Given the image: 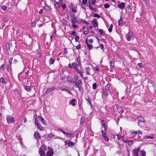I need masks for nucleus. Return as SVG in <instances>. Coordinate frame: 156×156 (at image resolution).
<instances>
[{
  "mask_svg": "<svg viewBox=\"0 0 156 156\" xmlns=\"http://www.w3.org/2000/svg\"><path fill=\"white\" fill-rule=\"evenodd\" d=\"M45 148L46 147L44 145H42L41 146L39 151V153L41 156H45V153L43 150H46V149Z\"/></svg>",
  "mask_w": 156,
  "mask_h": 156,
  "instance_id": "nucleus-1",
  "label": "nucleus"
},
{
  "mask_svg": "<svg viewBox=\"0 0 156 156\" xmlns=\"http://www.w3.org/2000/svg\"><path fill=\"white\" fill-rule=\"evenodd\" d=\"M6 119L7 122L8 124L11 123H13L15 122L14 118L11 117V115H7Z\"/></svg>",
  "mask_w": 156,
  "mask_h": 156,
  "instance_id": "nucleus-2",
  "label": "nucleus"
},
{
  "mask_svg": "<svg viewBox=\"0 0 156 156\" xmlns=\"http://www.w3.org/2000/svg\"><path fill=\"white\" fill-rule=\"evenodd\" d=\"M74 145V143L72 141H70V140L65 141V145H68V146L69 147H73Z\"/></svg>",
  "mask_w": 156,
  "mask_h": 156,
  "instance_id": "nucleus-3",
  "label": "nucleus"
},
{
  "mask_svg": "<svg viewBox=\"0 0 156 156\" xmlns=\"http://www.w3.org/2000/svg\"><path fill=\"white\" fill-rule=\"evenodd\" d=\"M133 33L132 32L129 31L126 35V38L128 41L131 40V38L133 37Z\"/></svg>",
  "mask_w": 156,
  "mask_h": 156,
  "instance_id": "nucleus-4",
  "label": "nucleus"
},
{
  "mask_svg": "<svg viewBox=\"0 0 156 156\" xmlns=\"http://www.w3.org/2000/svg\"><path fill=\"white\" fill-rule=\"evenodd\" d=\"M137 119L138 120V124L141 122H144L145 121V119L144 117L142 115L138 116L137 117Z\"/></svg>",
  "mask_w": 156,
  "mask_h": 156,
  "instance_id": "nucleus-5",
  "label": "nucleus"
},
{
  "mask_svg": "<svg viewBox=\"0 0 156 156\" xmlns=\"http://www.w3.org/2000/svg\"><path fill=\"white\" fill-rule=\"evenodd\" d=\"M55 89V87H51L48 88L45 92L44 93V96H45L47 95L49 93L51 92L53 90Z\"/></svg>",
  "mask_w": 156,
  "mask_h": 156,
  "instance_id": "nucleus-6",
  "label": "nucleus"
},
{
  "mask_svg": "<svg viewBox=\"0 0 156 156\" xmlns=\"http://www.w3.org/2000/svg\"><path fill=\"white\" fill-rule=\"evenodd\" d=\"M118 7L120 9H123L125 7V5L124 2H121L120 4H119L118 5Z\"/></svg>",
  "mask_w": 156,
  "mask_h": 156,
  "instance_id": "nucleus-7",
  "label": "nucleus"
},
{
  "mask_svg": "<svg viewBox=\"0 0 156 156\" xmlns=\"http://www.w3.org/2000/svg\"><path fill=\"white\" fill-rule=\"evenodd\" d=\"M34 136L37 140H40L41 139L40 134L38 132H35Z\"/></svg>",
  "mask_w": 156,
  "mask_h": 156,
  "instance_id": "nucleus-8",
  "label": "nucleus"
},
{
  "mask_svg": "<svg viewBox=\"0 0 156 156\" xmlns=\"http://www.w3.org/2000/svg\"><path fill=\"white\" fill-rule=\"evenodd\" d=\"M111 84H107L105 86V90H108L109 92L111 90Z\"/></svg>",
  "mask_w": 156,
  "mask_h": 156,
  "instance_id": "nucleus-9",
  "label": "nucleus"
},
{
  "mask_svg": "<svg viewBox=\"0 0 156 156\" xmlns=\"http://www.w3.org/2000/svg\"><path fill=\"white\" fill-rule=\"evenodd\" d=\"M102 93L104 96L106 97V98H107L108 95H109V94L108 93L107 90H105V89H103L102 90Z\"/></svg>",
  "mask_w": 156,
  "mask_h": 156,
  "instance_id": "nucleus-10",
  "label": "nucleus"
},
{
  "mask_svg": "<svg viewBox=\"0 0 156 156\" xmlns=\"http://www.w3.org/2000/svg\"><path fill=\"white\" fill-rule=\"evenodd\" d=\"M131 133L132 134H142V132L140 130H138L137 131H134L133 130H131Z\"/></svg>",
  "mask_w": 156,
  "mask_h": 156,
  "instance_id": "nucleus-11",
  "label": "nucleus"
},
{
  "mask_svg": "<svg viewBox=\"0 0 156 156\" xmlns=\"http://www.w3.org/2000/svg\"><path fill=\"white\" fill-rule=\"evenodd\" d=\"M55 60V57H52L49 60V64L50 65L54 63Z\"/></svg>",
  "mask_w": 156,
  "mask_h": 156,
  "instance_id": "nucleus-12",
  "label": "nucleus"
},
{
  "mask_svg": "<svg viewBox=\"0 0 156 156\" xmlns=\"http://www.w3.org/2000/svg\"><path fill=\"white\" fill-rule=\"evenodd\" d=\"M25 89L28 92H30L31 90V87L30 86H27L25 85H23Z\"/></svg>",
  "mask_w": 156,
  "mask_h": 156,
  "instance_id": "nucleus-13",
  "label": "nucleus"
},
{
  "mask_svg": "<svg viewBox=\"0 0 156 156\" xmlns=\"http://www.w3.org/2000/svg\"><path fill=\"white\" fill-rule=\"evenodd\" d=\"M96 19H95L92 21V23L94 27H97L98 25V23L96 21Z\"/></svg>",
  "mask_w": 156,
  "mask_h": 156,
  "instance_id": "nucleus-14",
  "label": "nucleus"
},
{
  "mask_svg": "<svg viewBox=\"0 0 156 156\" xmlns=\"http://www.w3.org/2000/svg\"><path fill=\"white\" fill-rule=\"evenodd\" d=\"M56 30H54V32L50 36V38L51 41H52V38L55 37L56 36Z\"/></svg>",
  "mask_w": 156,
  "mask_h": 156,
  "instance_id": "nucleus-15",
  "label": "nucleus"
},
{
  "mask_svg": "<svg viewBox=\"0 0 156 156\" xmlns=\"http://www.w3.org/2000/svg\"><path fill=\"white\" fill-rule=\"evenodd\" d=\"M54 154L53 151H49L46 153V156H52Z\"/></svg>",
  "mask_w": 156,
  "mask_h": 156,
  "instance_id": "nucleus-16",
  "label": "nucleus"
},
{
  "mask_svg": "<svg viewBox=\"0 0 156 156\" xmlns=\"http://www.w3.org/2000/svg\"><path fill=\"white\" fill-rule=\"evenodd\" d=\"M116 108L117 109V111L119 113L121 112L122 110V107L120 106H119L118 105H116Z\"/></svg>",
  "mask_w": 156,
  "mask_h": 156,
  "instance_id": "nucleus-17",
  "label": "nucleus"
},
{
  "mask_svg": "<svg viewBox=\"0 0 156 156\" xmlns=\"http://www.w3.org/2000/svg\"><path fill=\"white\" fill-rule=\"evenodd\" d=\"M76 100L75 98H73L72 99L71 101L70 102V104L72 105L73 106H75V102L76 101Z\"/></svg>",
  "mask_w": 156,
  "mask_h": 156,
  "instance_id": "nucleus-18",
  "label": "nucleus"
},
{
  "mask_svg": "<svg viewBox=\"0 0 156 156\" xmlns=\"http://www.w3.org/2000/svg\"><path fill=\"white\" fill-rule=\"evenodd\" d=\"M61 91H66L68 92L69 94H71L72 93L71 92V91L69 90L68 89H66L64 88H62L61 89Z\"/></svg>",
  "mask_w": 156,
  "mask_h": 156,
  "instance_id": "nucleus-19",
  "label": "nucleus"
},
{
  "mask_svg": "<svg viewBox=\"0 0 156 156\" xmlns=\"http://www.w3.org/2000/svg\"><path fill=\"white\" fill-rule=\"evenodd\" d=\"M140 156H145L146 153L145 151L144 150H140Z\"/></svg>",
  "mask_w": 156,
  "mask_h": 156,
  "instance_id": "nucleus-20",
  "label": "nucleus"
},
{
  "mask_svg": "<svg viewBox=\"0 0 156 156\" xmlns=\"http://www.w3.org/2000/svg\"><path fill=\"white\" fill-rule=\"evenodd\" d=\"M85 119L84 117L82 116L81 118L80 124H83L84 123V122L85 121Z\"/></svg>",
  "mask_w": 156,
  "mask_h": 156,
  "instance_id": "nucleus-21",
  "label": "nucleus"
},
{
  "mask_svg": "<svg viewBox=\"0 0 156 156\" xmlns=\"http://www.w3.org/2000/svg\"><path fill=\"white\" fill-rule=\"evenodd\" d=\"M44 9L48 11L51 10V8L48 5H46L44 7Z\"/></svg>",
  "mask_w": 156,
  "mask_h": 156,
  "instance_id": "nucleus-22",
  "label": "nucleus"
},
{
  "mask_svg": "<svg viewBox=\"0 0 156 156\" xmlns=\"http://www.w3.org/2000/svg\"><path fill=\"white\" fill-rule=\"evenodd\" d=\"M98 30L101 35H108V34H105V33L103 30Z\"/></svg>",
  "mask_w": 156,
  "mask_h": 156,
  "instance_id": "nucleus-23",
  "label": "nucleus"
},
{
  "mask_svg": "<svg viewBox=\"0 0 156 156\" xmlns=\"http://www.w3.org/2000/svg\"><path fill=\"white\" fill-rule=\"evenodd\" d=\"M97 39L98 40V42L99 43V47H100V48L103 51H104V46H103V45L100 43L99 41V39L97 38Z\"/></svg>",
  "mask_w": 156,
  "mask_h": 156,
  "instance_id": "nucleus-24",
  "label": "nucleus"
},
{
  "mask_svg": "<svg viewBox=\"0 0 156 156\" xmlns=\"http://www.w3.org/2000/svg\"><path fill=\"white\" fill-rule=\"evenodd\" d=\"M76 62H77L79 66H80L81 65L80 58L79 55L77 58Z\"/></svg>",
  "mask_w": 156,
  "mask_h": 156,
  "instance_id": "nucleus-25",
  "label": "nucleus"
},
{
  "mask_svg": "<svg viewBox=\"0 0 156 156\" xmlns=\"http://www.w3.org/2000/svg\"><path fill=\"white\" fill-rule=\"evenodd\" d=\"M78 104L79 107L80 109L81 108V105L82 104V100L81 101L80 99H79L78 100Z\"/></svg>",
  "mask_w": 156,
  "mask_h": 156,
  "instance_id": "nucleus-26",
  "label": "nucleus"
},
{
  "mask_svg": "<svg viewBox=\"0 0 156 156\" xmlns=\"http://www.w3.org/2000/svg\"><path fill=\"white\" fill-rule=\"evenodd\" d=\"M123 23V18L121 16L120 17V19L118 21V23L119 25H120L122 23Z\"/></svg>",
  "mask_w": 156,
  "mask_h": 156,
  "instance_id": "nucleus-27",
  "label": "nucleus"
},
{
  "mask_svg": "<svg viewBox=\"0 0 156 156\" xmlns=\"http://www.w3.org/2000/svg\"><path fill=\"white\" fill-rule=\"evenodd\" d=\"M133 155H134L135 156H139L138 154V152L137 151H136L134 150H133Z\"/></svg>",
  "mask_w": 156,
  "mask_h": 156,
  "instance_id": "nucleus-28",
  "label": "nucleus"
},
{
  "mask_svg": "<svg viewBox=\"0 0 156 156\" xmlns=\"http://www.w3.org/2000/svg\"><path fill=\"white\" fill-rule=\"evenodd\" d=\"M125 142H128V144L129 145H131L132 144H133V141L130 140H128L126 141H125Z\"/></svg>",
  "mask_w": 156,
  "mask_h": 156,
  "instance_id": "nucleus-29",
  "label": "nucleus"
},
{
  "mask_svg": "<svg viewBox=\"0 0 156 156\" xmlns=\"http://www.w3.org/2000/svg\"><path fill=\"white\" fill-rule=\"evenodd\" d=\"M66 136H68L69 137H70V136H72L73 135V134L72 133H68L66 132H65L64 134Z\"/></svg>",
  "mask_w": 156,
  "mask_h": 156,
  "instance_id": "nucleus-30",
  "label": "nucleus"
},
{
  "mask_svg": "<svg viewBox=\"0 0 156 156\" xmlns=\"http://www.w3.org/2000/svg\"><path fill=\"white\" fill-rule=\"evenodd\" d=\"M0 82L3 83L4 84L6 83L5 81L4 78L3 77H2L0 79Z\"/></svg>",
  "mask_w": 156,
  "mask_h": 156,
  "instance_id": "nucleus-31",
  "label": "nucleus"
},
{
  "mask_svg": "<svg viewBox=\"0 0 156 156\" xmlns=\"http://www.w3.org/2000/svg\"><path fill=\"white\" fill-rule=\"evenodd\" d=\"M37 128L40 129L41 130H43V127H42L41 125H40L39 124L37 125Z\"/></svg>",
  "mask_w": 156,
  "mask_h": 156,
  "instance_id": "nucleus-32",
  "label": "nucleus"
},
{
  "mask_svg": "<svg viewBox=\"0 0 156 156\" xmlns=\"http://www.w3.org/2000/svg\"><path fill=\"white\" fill-rule=\"evenodd\" d=\"M86 99L87 101L89 103L90 105L91 106H92V104L91 103V101H90L91 99H90V98L89 97H88V98H87V99L86 98Z\"/></svg>",
  "mask_w": 156,
  "mask_h": 156,
  "instance_id": "nucleus-33",
  "label": "nucleus"
},
{
  "mask_svg": "<svg viewBox=\"0 0 156 156\" xmlns=\"http://www.w3.org/2000/svg\"><path fill=\"white\" fill-rule=\"evenodd\" d=\"M88 49L89 50H91L93 48V46L91 44H88L87 45Z\"/></svg>",
  "mask_w": 156,
  "mask_h": 156,
  "instance_id": "nucleus-34",
  "label": "nucleus"
},
{
  "mask_svg": "<svg viewBox=\"0 0 156 156\" xmlns=\"http://www.w3.org/2000/svg\"><path fill=\"white\" fill-rule=\"evenodd\" d=\"M97 84L96 83H94L92 85L93 89L94 90H95L97 88Z\"/></svg>",
  "mask_w": 156,
  "mask_h": 156,
  "instance_id": "nucleus-35",
  "label": "nucleus"
},
{
  "mask_svg": "<svg viewBox=\"0 0 156 156\" xmlns=\"http://www.w3.org/2000/svg\"><path fill=\"white\" fill-rule=\"evenodd\" d=\"M72 65L73 67H75L76 66H79L78 63H77L76 62L73 63H72Z\"/></svg>",
  "mask_w": 156,
  "mask_h": 156,
  "instance_id": "nucleus-36",
  "label": "nucleus"
},
{
  "mask_svg": "<svg viewBox=\"0 0 156 156\" xmlns=\"http://www.w3.org/2000/svg\"><path fill=\"white\" fill-rule=\"evenodd\" d=\"M40 120L43 124L46 125V123L44 121V120L43 118H42Z\"/></svg>",
  "mask_w": 156,
  "mask_h": 156,
  "instance_id": "nucleus-37",
  "label": "nucleus"
},
{
  "mask_svg": "<svg viewBox=\"0 0 156 156\" xmlns=\"http://www.w3.org/2000/svg\"><path fill=\"white\" fill-rule=\"evenodd\" d=\"M83 34H87L89 33V30H83Z\"/></svg>",
  "mask_w": 156,
  "mask_h": 156,
  "instance_id": "nucleus-38",
  "label": "nucleus"
},
{
  "mask_svg": "<svg viewBox=\"0 0 156 156\" xmlns=\"http://www.w3.org/2000/svg\"><path fill=\"white\" fill-rule=\"evenodd\" d=\"M73 79L75 80V81H76L77 80H79V77L77 76H74Z\"/></svg>",
  "mask_w": 156,
  "mask_h": 156,
  "instance_id": "nucleus-39",
  "label": "nucleus"
},
{
  "mask_svg": "<svg viewBox=\"0 0 156 156\" xmlns=\"http://www.w3.org/2000/svg\"><path fill=\"white\" fill-rule=\"evenodd\" d=\"M79 73L80 74V76H81L82 77H83V73L81 72V70H79L77 72Z\"/></svg>",
  "mask_w": 156,
  "mask_h": 156,
  "instance_id": "nucleus-40",
  "label": "nucleus"
},
{
  "mask_svg": "<svg viewBox=\"0 0 156 156\" xmlns=\"http://www.w3.org/2000/svg\"><path fill=\"white\" fill-rule=\"evenodd\" d=\"M80 39V37L79 36L76 35L75 37V41L77 42L78 41V40Z\"/></svg>",
  "mask_w": 156,
  "mask_h": 156,
  "instance_id": "nucleus-41",
  "label": "nucleus"
},
{
  "mask_svg": "<svg viewBox=\"0 0 156 156\" xmlns=\"http://www.w3.org/2000/svg\"><path fill=\"white\" fill-rule=\"evenodd\" d=\"M73 78H72L71 77H68L67 78V79L70 82H72Z\"/></svg>",
  "mask_w": 156,
  "mask_h": 156,
  "instance_id": "nucleus-42",
  "label": "nucleus"
},
{
  "mask_svg": "<svg viewBox=\"0 0 156 156\" xmlns=\"http://www.w3.org/2000/svg\"><path fill=\"white\" fill-rule=\"evenodd\" d=\"M80 22L81 23H86L87 24H88V23L86 21L83 20V19H81L80 20Z\"/></svg>",
  "mask_w": 156,
  "mask_h": 156,
  "instance_id": "nucleus-43",
  "label": "nucleus"
},
{
  "mask_svg": "<svg viewBox=\"0 0 156 156\" xmlns=\"http://www.w3.org/2000/svg\"><path fill=\"white\" fill-rule=\"evenodd\" d=\"M54 136V135L53 134H52V133H49V134L48 135V136L50 138H52V137H53Z\"/></svg>",
  "mask_w": 156,
  "mask_h": 156,
  "instance_id": "nucleus-44",
  "label": "nucleus"
},
{
  "mask_svg": "<svg viewBox=\"0 0 156 156\" xmlns=\"http://www.w3.org/2000/svg\"><path fill=\"white\" fill-rule=\"evenodd\" d=\"M1 8L4 11L6 10L7 9V7L5 5L2 6Z\"/></svg>",
  "mask_w": 156,
  "mask_h": 156,
  "instance_id": "nucleus-45",
  "label": "nucleus"
},
{
  "mask_svg": "<svg viewBox=\"0 0 156 156\" xmlns=\"http://www.w3.org/2000/svg\"><path fill=\"white\" fill-rule=\"evenodd\" d=\"M81 45L80 44H79L76 47V49L78 50L81 48Z\"/></svg>",
  "mask_w": 156,
  "mask_h": 156,
  "instance_id": "nucleus-46",
  "label": "nucleus"
},
{
  "mask_svg": "<svg viewBox=\"0 0 156 156\" xmlns=\"http://www.w3.org/2000/svg\"><path fill=\"white\" fill-rule=\"evenodd\" d=\"M94 16L95 17H97L98 18H100V16L97 13H95L94 15Z\"/></svg>",
  "mask_w": 156,
  "mask_h": 156,
  "instance_id": "nucleus-47",
  "label": "nucleus"
},
{
  "mask_svg": "<svg viewBox=\"0 0 156 156\" xmlns=\"http://www.w3.org/2000/svg\"><path fill=\"white\" fill-rule=\"evenodd\" d=\"M104 7L105 8H108L110 7V5L108 4H105L104 5Z\"/></svg>",
  "mask_w": 156,
  "mask_h": 156,
  "instance_id": "nucleus-48",
  "label": "nucleus"
},
{
  "mask_svg": "<svg viewBox=\"0 0 156 156\" xmlns=\"http://www.w3.org/2000/svg\"><path fill=\"white\" fill-rule=\"evenodd\" d=\"M82 83V82L81 80H79L78 82H77V85H81Z\"/></svg>",
  "mask_w": 156,
  "mask_h": 156,
  "instance_id": "nucleus-49",
  "label": "nucleus"
},
{
  "mask_svg": "<svg viewBox=\"0 0 156 156\" xmlns=\"http://www.w3.org/2000/svg\"><path fill=\"white\" fill-rule=\"evenodd\" d=\"M6 48L7 50H9L10 49V45L9 44H6Z\"/></svg>",
  "mask_w": 156,
  "mask_h": 156,
  "instance_id": "nucleus-50",
  "label": "nucleus"
},
{
  "mask_svg": "<svg viewBox=\"0 0 156 156\" xmlns=\"http://www.w3.org/2000/svg\"><path fill=\"white\" fill-rule=\"evenodd\" d=\"M87 0H82V3L81 4V5H82V4H83L84 5L85 4L87 3Z\"/></svg>",
  "mask_w": 156,
  "mask_h": 156,
  "instance_id": "nucleus-51",
  "label": "nucleus"
},
{
  "mask_svg": "<svg viewBox=\"0 0 156 156\" xmlns=\"http://www.w3.org/2000/svg\"><path fill=\"white\" fill-rule=\"evenodd\" d=\"M122 138V139H123V137L122 136L119 135L117 136V139L118 140H120Z\"/></svg>",
  "mask_w": 156,
  "mask_h": 156,
  "instance_id": "nucleus-52",
  "label": "nucleus"
},
{
  "mask_svg": "<svg viewBox=\"0 0 156 156\" xmlns=\"http://www.w3.org/2000/svg\"><path fill=\"white\" fill-rule=\"evenodd\" d=\"M55 6L57 8H58L59 7V4L58 2H56V3L55 4Z\"/></svg>",
  "mask_w": 156,
  "mask_h": 156,
  "instance_id": "nucleus-53",
  "label": "nucleus"
},
{
  "mask_svg": "<svg viewBox=\"0 0 156 156\" xmlns=\"http://www.w3.org/2000/svg\"><path fill=\"white\" fill-rule=\"evenodd\" d=\"M0 68L2 70H4L5 69V67H4V64H3L2 65H1Z\"/></svg>",
  "mask_w": 156,
  "mask_h": 156,
  "instance_id": "nucleus-54",
  "label": "nucleus"
},
{
  "mask_svg": "<svg viewBox=\"0 0 156 156\" xmlns=\"http://www.w3.org/2000/svg\"><path fill=\"white\" fill-rule=\"evenodd\" d=\"M138 65L140 67L142 68L143 67V64L141 63L138 64Z\"/></svg>",
  "mask_w": 156,
  "mask_h": 156,
  "instance_id": "nucleus-55",
  "label": "nucleus"
},
{
  "mask_svg": "<svg viewBox=\"0 0 156 156\" xmlns=\"http://www.w3.org/2000/svg\"><path fill=\"white\" fill-rule=\"evenodd\" d=\"M12 60V58H10L9 59V62L10 64H11V62Z\"/></svg>",
  "mask_w": 156,
  "mask_h": 156,
  "instance_id": "nucleus-56",
  "label": "nucleus"
},
{
  "mask_svg": "<svg viewBox=\"0 0 156 156\" xmlns=\"http://www.w3.org/2000/svg\"><path fill=\"white\" fill-rule=\"evenodd\" d=\"M36 23L35 22H34L32 23L31 25L32 27H34L36 26Z\"/></svg>",
  "mask_w": 156,
  "mask_h": 156,
  "instance_id": "nucleus-57",
  "label": "nucleus"
},
{
  "mask_svg": "<svg viewBox=\"0 0 156 156\" xmlns=\"http://www.w3.org/2000/svg\"><path fill=\"white\" fill-rule=\"evenodd\" d=\"M109 63H110V66H111V69H113V68L114 67V66H112V62L111 61H110V62H109Z\"/></svg>",
  "mask_w": 156,
  "mask_h": 156,
  "instance_id": "nucleus-58",
  "label": "nucleus"
},
{
  "mask_svg": "<svg viewBox=\"0 0 156 156\" xmlns=\"http://www.w3.org/2000/svg\"><path fill=\"white\" fill-rule=\"evenodd\" d=\"M76 34V32L75 31H73L71 33L72 35L75 36Z\"/></svg>",
  "mask_w": 156,
  "mask_h": 156,
  "instance_id": "nucleus-59",
  "label": "nucleus"
},
{
  "mask_svg": "<svg viewBox=\"0 0 156 156\" xmlns=\"http://www.w3.org/2000/svg\"><path fill=\"white\" fill-rule=\"evenodd\" d=\"M104 138L105 141H108L109 140H108V138L107 136H105V137H104Z\"/></svg>",
  "mask_w": 156,
  "mask_h": 156,
  "instance_id": "nucleus-60",
  "label": "nucleus"
},
{
  "mask_svg": "<svg viewBox=\"0 0 156 156\" xmlns=\"http://www.w3.org/2000/svg\"><path fill=\"white\" fill-rule=\"evenodd\" d=\"M58 131H60L61 132H62L64 134V133L66 132L64 130H62V129H58Z\"/></svg>",
  "mask_w": 156,
  "mask_h": 156,
  "instance_id": "nucleus-61",
  "label": "nucleus"
},
{
  "mask_svg": "<svg viewBox=\"0 0 156 156\" xmlns=\"http://www.w3.org/2000/svg\"><path fill=\"white\" fill-rule=\"evenodd\" d=\"M64 52L66 54H68V51L67 50V48H65L64 49Z\"/></svg>",
  "mask_w": 156,
  "mask_h": 156,
  "instance_id": "nucleus-62",
  "label": "nucleus"
},
{
  "mask_svg": "<svg viewBox=\"0 0 156 156\" xmlns=\"http://www.w3.org/2000/svg\"><path fill=\"white\" fill-rule=\"evenodd\" d=\"M35 123L36 125L39 124V121L37 119L35 120Z\"/></svg>",
  "mask_w": 156,
  "mask_h": 156,
  "instance_id": "nucleus-63",
  "label": "nucleus"
},
{
  "mask_svg": "<svg viewBox=\"0 0 156 156\" xmlns=\"http://www.w3.org/2000/svg\"><path fill=\"white\" fill-rule=\"evenodd\" d=\"M95 69L96 71L98 72H99L100 71L98 67H95Z\"/></svg>",
  "mask_w": 156,
  "mask_h": 156,
  "instance_id": "nucleus-64",
  "label": "nucleus"
}]
</instances>
